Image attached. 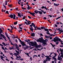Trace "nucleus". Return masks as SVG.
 I'll return each mask as SVG.
<instances>
[{
  "mask_svg": "<svg viewBox=\"0 0 63 63\" xmlns=\"http://www.w3.org/2000/svg\"><path fill=\"white\" fill-rule=\"evenodd\" d=\"M17 38L18 39L19 41V42H20V43L21 44V45H22V46H23V47L25 46V47H23L24 49V50H26L28 48L27 47V45H26L24 42L22 41L21 40L19 39V38Z\"/></svg>",
  "mask_w": 63,
  "mask_h": 63,
  "instance_id": "f257e3e1",
  "label": "nucleus"
},
{
  "mask_svg": "<svg viewBox=\"0 0 63 63\" xmlns=\"http://www.w3.org/2000/svg\"><path fill=\"white\" fill-rule=\"evenodd\" d=\"M53 39V40L50 41H51V42L54 41L55 43H56V42H58L59 41L60 42H62V41L61 39L59 38V37L57 36H56V37L54 38Z\"/></svg>",
  "mask_w": 63,
  "mask_h": 63,
  "instance_id": "f03ea898",
  "label": "nucleus"
},
{
  "mask_svg": "<svg viewBox=\"0 0 63 63\" xmlns=\"http://www.w3.org/2000/svg\"><path fill=\"white\" fill-rule=\"evenodd\" d=\"M34 42L32 41H31L30 43V44H31L32 45V47H35V44L37 43V42L34 41Z\"/></svg>",
  "mask_w": 63,
  "mask_h": 63,
  "instance_id": "7ed1b4c3",
  "label": "nucleus"
},
{
  "mask_svg": "<svg viewBox=\"0 0 63 63\" xmlns=\"http://www.w3.org/2000/svg\"><path fill=\"white\" fill-rule=\"evenodd\" d=\"M47 41L48 40H47V39H46L45 40H44V39H41V42H40V43H42V44H46L47 43L46 42H47Z\"/></svg>",
  "mask_w": 63,
  "mask_h": 63,
  "instance_id": "20e7f679",
  "label": "nucleus"
},
{
  "mask_svg": "<svg viewBox=\"0 0 63 63\" xmlns=\"http://www.w3.org/2000/svg\"><path fill=\"white\" fill-rule=\"evenodd\" d=\"M1 33H0V36H1V37H2V38H3L5 39V41H7V40H6V37H5V35H4L1 34Z\"/></svg>",
  "mask_w": 63,
  "mask_h": 63,
  "instance_id": "39448f33",
  "label": "nucleus"
},
{
  "mask_svg": "<svg viewBox=\"0 0 63 63\" xmlns=\"http://www.w3.org/2000/svg\"><path fill=\"white\" fill-rule=\"evenodd\" d=\"M26 12H27V13H29L30 14V15H32V16H35V15H35V13H34L31 12L29 11H25Z\"/></svg>",
  "mask_w": 63,
  "mask_h": 63,
  "instance_id": "423d86ee",
  "label": "nucleus"
},
{
  "mask_svg": "<svg viewBox=\"0 0 63 63\" xmlns=\"http://www.w3.org/2000/svg\"><path fill=\"white\" fill-rule=\"evenodd\" d=\"M42 9H45L46 10H48V9L47 8V7L46 6H45V7L43 6L41 8Z\"/></svg>",
  "mask_w": 63,
  "mask_h": 63,
  "instance_id": "0eeeda50",
  "label": "nucleus"
},
{
  "mask_svg": "<svg viewBox=\"0 0 63 63\" xmlns=\"http://www.w3.org/2000/svg\"><path fill=\"white\" fill-rule=\"evenodd\" d=\"M0 58L1 59V60H3V61H5V60H4L3 59V58H5L4 57H3V56H2V55H0Z\"/></svg>",
  "mask_w": 63,
  "mask_h": 63,
  "instance_id": "6e6552de",
  "label": "nucleus"
},
{
  "mask_svg": "<svg viewBox=\"0 0 63 63\" xmlns=\"http://www.w3.org/2000/svg\"><path fill=\"white\" fill-rule=\"evenodd\" d=\"M9 17H10L11 18H13V17H14V15L12 14L9 15V16H8Z\"/></svg>",
  "mask_w": 63,
  "mask_h": 63,
  "instance_id": "1a4fd4ad",
  "label": "nucleus"
},
{
  "mask_svg": "<svg viewBox=\"0 0 63 63\" xmlns=\"http://www.w3.org/2000/svg\"><path fill=\"white\" fill-rule=\"evenodd\" d=\"M41 40H42V39L40 38H39V39H37V40H36V39H35V40L37 41V42H41Z\"/></svg>",
  "mask_w": 63,
  "mask_h": 63,
  "instance_id": "9d476101",
  "label": "nucleus"
},
{
  "mask_svg": "<svg viewBox=\"0 0 63 63\" xmlns=\"http://www.w3.org/2000/svg\"><path fill=\"white\" fill-rule=\"evenodd\" d=\"M31 36H32V37H34L35 36V34L34 33H31Z\"/></svg>",
  "mask_w": 63,
  "mask_h": 63,
  "instance_id": "9b49d317",
  "label": "nucleus"
},
{
  "mask_svg": "<svg viewBox=\"0 0 63 63\" xmlns=\"http://www.w3.org/2000/svg\"><path fill=\"white\" fill-rule=\"evenodd\" d=\"M34 47H36L37 49H38V47H38V46H37V43L35 44V46H34Z\"/></svg>",
  "mask_w": 63,
  "mask_h": 63,
  "instance_id": "f8f14e48",
  "label": "nucleus"
},
{
  "mask_svg": "<svg viewBox=\"0 0 63 63\" xmlns=\"http://www.w3.org/2000/svg\"><path fill=\"white\" fill-rule=\"evenodd\" d=\"M39 11L37 10H35L34 11V13H35V14H38V13H39Z\"/></svg>",
  "mask_w": 63,
  "mask_h": 63,
  "instance_id": "ddd939ff",
  "label": "nucleus"
},
{
  "mask_svg": "<svg viewBox=\"0 0 63 63\" xmlns=\"http://www.w3.org/2000/svg\"><path fill=\"white\" fill-rule=\"evenodd\" d=\"M45 26H43L40 27V28L41 29L40 30H41V29H45Z\"/></svg>",
  "mask_w": 63,
  "mask_h": 63,
  "instance_id": "4468645a",
  "label": "nucleus"
},
{
  "mask_svg": "<svg viewBox=\"0 0 63 63\" xmlns=\"http://www.w3.org/2000/svg\"><path fill=\"white\" fill-rule=\"evenodd\" d=\"M47 32H46V34H48V35H49V34H50V33H49V31H48V30L47 31Z\"/></svg>",
  "mask_w": 63,
  "mask_h": 63,
  "instance_id": "2eb2a0df",
  "label": "nucleus"
},
{
  "mask_svg": "<svg viewBox=\"0 0 63 63\" xmlns=\"http://www.w3.org/2000/svg\"><path fill=\"white\" fill-rule=\"evenodd\" d=\"M6 37H7L8 40H10V37H9V36H8V34H6Z\"/></svg>",
  "mask_w": 63,
  "mask_h": 63,
  "instance_id": "dca6fc26",
  "label": "nucleus"
},
{
  "mask_svg": "<svg viewBox=\"0 0 63 63\" xmlns=\"http://www.w3.org/2000/svg\"><path fill=\"white\" fill-rule=\"evenodd\" d=\"M18 16L19 17H20V18H21V15H20V14L19 13H18Z\"/></svg>",
  "mask_w": 63,
  "mask_h": 63,
  "instance_id": "f3484780",
  "label": "nucleus"
},
{
  "mask_svg": "<svg viewBox=\"0 0 63 63\" xmlns=\"http://www.w3.org/2000/svg\"><path fill=\"white\" fill-rule=\"evenodd\" d=\"M42 55V58H44V56H45V54H44L43 53H42L41 54Z\"/></svg>",
  "mask_w": 63,
  "mask_h": 63,
  "instance_id": "a211bd4d",
  "label": "nucleus"
},
{
  "mask_svg": "<svg viewBox=\"0 0 63 63\" xmlns=\"http://www.w3.org/2000/svg\"><path fill=\"white\" fill-rule=\"evenodd\" d=\"M59 50V51H60L61 52V53H60V54H61L62 55H63V52H62V51H61V50H60L59 49H58Z\"/></svg>",
  "mask_w": 63,
  "mask_h": 63,
  "instance_id": "6ab92c4d",
  "label": "nucleus"
},
{
  "mask_svg": "<svg viewBox=\"0 0 63 63\" xmlns=\"http://www.w3.org/2000/svg\"><path fill=\"white\" fill-rule=\"evenodd\" d=\"M38 13L40 15H42V14H43V12L41 11H39L38 12Z\"/></svg>",
  "mask_w": 63,
  "mask_h": 63,
  "instance_id": "aec40b11",
  "label": "nucleus"
},
{
  "mask_svg": "<svg viewBox=\"0 0 63 63\" xmlns=\"http://www.w3.org/2000/svg\"><path fill=\"white\" fill-rule=\"evenodd\" d=\"M34 23H31V25H30V27H31V26H33V25H34Z\"/></svg>",
  "mask_w": 63,
  "mask_h": 63,
  "instance_id": "412c9836",
  "label": "nucleus"
},
{
  "mask_svg": "<svg viewBox=\"0 0 63 63\" xmlns=\"http://www.w3.org/2000/svg\"><path fill=\"white\" fill-rule=\"evenodd\" d=\"M17 24V21H16V22H15L14 23V25H16Z\"/></svg>",
  "mask_w": 63,
  "mask_h": 63,
  "instance_id": "4be33fe9",
  "label": "nucleus"
},
{
  "mask_svg": "<svg viewBox=\"0 0 63 63\" xmlns=\"http://www.w3.org/2000/svg\"><path fill=\"white\" fill-rule=\"evenodd\" d=\"M61 58L60 57H58L57 60H61Z\"/></svg>",
  "mask_w": 63,
  "mask_h": 63,
  "instance_id": "5701e85b",
  "label": "nucleus"
},
{
  "mask_svg": "<svg viewBox=\"0 0 63 63\" xmlns=\"http://www.w3.org/2000/svg\"><path fill=\"white\" fill-rule=\"evenodd\" d=\"M3 6H4V7L5 8V9L6 10V9H7V8L6 7L5 5H4L3 4Z\"/></svg>",
  "mask_w": 63,
  "mask_h": 63,
  "instance_id": "b1692460",
  "label": "nucleus"
},
{
  "mask_svg": "<svg viewBox=\"0 0 63 63\" xmlns=\"http://www.w3.org/2000/svg\"><path fill=\"white\" fill-rule=\"evenodd\" d=\"M35 56L36 57H38V56H37V55H34L32 56L33 58H34L35 57Z\"/></svg>",
  "mask_w": 63,
  "mask_h": 63,
  "instance_id": "393cba45",
  "label": "nucleus"
},
{
  "mask_svg": "<svg viewBox=\"0 0 63 63\" xmlns=\"http://www.w3.org/2000/svg\"><path fill=\"white\" fill-rule=\"evenodd\" d=\"M44 30H45V31H47V30H48V29H46V28H44Z\"/></svg>",
  "mask_w": 63,
  "mask_h": 63,
  "instance_id": "a878e982",
  "label": "nucleus"
},
{
  "mask_svg": "<svg viewBox=\"0 0 63 63\" xmlns=\"http://www.w3.org/2000/svg\"><path fill=\"white\" fill-rule=\"evenodd\" d=\"M9 48L10 49V50H11V49H14V48H13L12 47H9Z\"/></svg>",
  "mask_w": 63,
  "mask_h": 63,
  "instance_id": "bb28decb",
  "label": "nucleus"
},
{
  "mask_svg": "<svg viewBox=\"0 0 63 63\" xmlns=\"http://www.w3.org/2000/svg\"><path fill=\"white\" fill-rule=\"evenodd\" d=\"M39 10H40L41 11V12H44V10H42V9H38Z\"/></svg>",
  "mask_w": 63,
  "mask_h": 63,
  "instance_id": "cd10ccee",
  "label": "nucleus"
},
{
  "mask_svg": "<svg viewBox=\"0 0 63 63\" xmlns=\"http://www.w3.org/2000/svg\"><path fill=\"white\" fill-rule=\"evenodd\" d=\"M42 45H44L43 46H46V45H47V43H43Z\"/></svg>",
  "mask_w": 63,
  "mask_h": 63,
  "instance_id": "c85d7f7f",
  "label": "nucleus"
},
{
  "mask_svg": "<svg viewBox=\"0 0 63 63\" xmlns=\"http://www.w3.org/2000/svg\"><path fill=\"white\" fill-rule=\"evenodd\" d=\"M14 45L16 46V47H17L18 46L16 44H14Z\"/></svg>",
  "mask_w": 63,
  "mask_h": 63,
  "instance_id": "c756f323",
  "label": "nucleus"
},
{
  "mask_svg": "<svg viewBox=\"0 0 63 63\" xmlns=\"http://www.w3.org/2000/svg\"><path fill=\"white\" fill-rule=\"evenodd\" d=\"M25 54H27V56H29V57H30V56L29 55V53H25Z\"/></svg>",
  "mask_w": 63,
  "mask_h": 63,
  "instance_id": "7c9ffc66",
  "label": "nucleus"
},
{
  "mask_svg": "<svg viewBox=\"0 0 63 63\" xmlns=\"http://www.w3.org/2000/svg\"><path fill=\"white\" fill-rule=\"evenodd\" d=\"M8 6H9V7H12V4H10V5H9V4H8Z\"/></svg>",
  "mask_w": 63,
  "mask_h": 63,
  "instance_id": "2f4dec72",
  "label": "nucleus"
},
{
  "mask_svg": "<svg viewBox=\"0 0 63 63\" xmlns=\"http://www.w3.org/2000/svg\"><path fill=\"white\" fill-rule=\"evenodd\" d=\"M46 38H50V36H47V35H46Z\"/></svg>",
  "mask_w": 63,
  "mask_h": 63,
  "instance_id": "473e14b6",
  "label": "nucleus"
},
{
  "mask_svg": "<svg viewBox=\"0 0 63 63\" xmlns=\"http://www.w3.org/2000/svg\"><path fill=\"white\" fill-rule=\"evenodd\" d=\"M37 29V30H40L41 29H40V27H37V28H36Z\"/></svg>",
  "mask_w": 63,
  "mask_h": 63,
  "instance_id": "72a5a7b5",
  "label": "nucleus"
},
{
  "mask_svg": "<svg viewBox=\"0 0 63 63\" xmlns=\"http://www.w3.org/2000/svg\"><path fill=\"white\" fill-rule=\"evenodd\" d=\"M54 6H56V7H57V4H56V3H54Z\"/></svg>",
  "mask_w": 63,
  "mask_h": 63,
  "instance_id": "f704fd0d",
  "label": "nucleus"
},
{
  "mask_svg": "<svg viewBox=\"0 0 63 63\" xmlns=\"http://www.w3.org/2000/svg\"><path fill=\"white\" fill-rule=\"evenodd\" d=\"M7 3H8L7 1H5V5H7Z\"/></svg>",
  "mask_w": 63,
  "mask_h": 63,
  "instance_id": "c9c22d12",
  "label": "nucleus"
},
{
  "mask_svg": "<svg viewBox=\"0 0 63 63\" xmlns=\"http://www.w3.org/2000/svg\"><path fill=\"white\" fill-rule=\"evenodd\" d=\"M31 27L30 28V29H33V27H32V26H31V27Z\"/></svg>",
  "mask_w": 63,
  "mask_h": 63,
  "instance_id": "e433bc0d",
  "label": "nucleus"
},
{
  "mask_svg": "<svg viewBox=\"0 0 63 63\" xmlns=\"http://www.w3.org/2000/svg\"><path fill=\"white\" fill-rule=\"evenodd\" d=\"M14 55V54L15 55H16V56H17V53H15L14 54H13Z\"/></svg>",
  "mask_w": 63,
  "mask_h": 63,
  "instance_id": "4c0bfd02",
  "label": "nucleus"
},
{
  "mask_svg": "<svg viewBox=\"0 0 63 63\" xmlns=\"http://www.w3.org/2000/svg\"><path fill=\"white\" fill-rule=\"evenodd\" d=\"M43 63H47V61H46L45 60H44V61H43Z\"/></svg>",
  "mask_w": 63,
  "mask_h": 63,
  "instance_id": "58836bf2",
  "label": "nucleus"
},
{
  "mask_svg": "<svg viewBox=\"0 0 63 63\" xmlns=\"http://www.w3.org/2000/svg\"><path fill=\"white\" fill-rule=\"evenodd\" d=\"M25 42H27V43H28L29 44H30V43L28 42V41L27 40H25Z\"/></svg>",
  "mask_w": 63,
  "mask_h": 63,
  "instance_id": "ea45409f",
  "label": "nucleus"
},
{
  "mask_svg": "<svg viewBox=\"0 0 63 63\" xmlns=\"http://www.w3.org/2000/svg\"><path fill=\"white\" fill-rule=\"evenodd\" d=\"M59 49H60V50H61V51H62V52H63V49L62 50L61 48H60Z\"/></svg>",
  "mask_w": 63,
  "mask_h": 63,
  "instance_id": "a19ab883",
  "label": "nucleus"
},
{
  "mask_svg": "<svg viewBox=\"0 0 63 63\" xmlns=\"http://www.w3.org/2000/svg\"><path fill=\"white\" fill-rule=\"evenodd\" d=\"M61 31H59V32H61V33L62 32H63V31L62 30H60Z\"/></svg>",
  "mask_w": 63,
  "mask_h": 63,
  "instance_id": "79ce46f5",
  "label": "nucleus"
},
{
  "mask_svg": "<svg viewBox=\"0 0 63 63\" xmlns=\"http://www.w3.org/2000/svg\"><path fill=\"white\" fill-rule=\"evenodd\" d=\"M16 17V16H14L13 17V19H16L15 18Z\"/></svg>",
  "mask_w": 63,
  "mask_h": 63,
  "instance_id": "37998d69",
  "label": "nucleus"
},
{
  "mask_svg": "<svg viewBox=\"0 0 63 63\" xmlns=\"http://www.w3.org/2000/svg\"><path fill=\"white\" fill-rule=\"evenodd\" d=\"M52 58L53 59H55L56 58L53 56L52 57Z\"/></svg>",
  "mask_w": 63,
  "mask_h": 63,
  "instance_id": "c03bdc74",
  "label": "nucleus"
},
{
  "mask_svg": "<svg viewBox=\"0 0 63 63\" xmlns=\"http://www.w3.org/2000/svg\"><path fill=\"white\" fill-rule=\"evenodd\" d=\"M37 46H38V47H41V44H40L39 45H38Z\"/></svg>",
  "mask_w": 63,
  "mask_h": 63,
  "instance_id": "a18cd8bd",
  "label": "nucleus"
},
{
  "mask_svg": "<svg viewBox=\"0 0 63 63\" xmlns=\"http://www.w3.org/2000/svg\"><path fill=\"white\" fill-rule=\"evenodd\" d=\"M0 37H0V39L1 40H3L4 39L2 38V37H1V36H0Z\"/></svg>",
  "mask_w": 63,
  "mask_h": 63,
  "instance_id": "49530a36",
  "label": "nucleus"
},
{
  "mask_svg": "<svg viewBox=\"0 0 63 63\" xmlns=\"http://www.w3.org/2000/svg\"><path fill=\"white\" fill-rule=\"evenodd\" d=\"M55 45H53L52 46V47H55Z\"/></svg>",
  "mask_w": 63,
  "mask_h": 63,
  "instance_id": "de8ad7c7",
  "label": "nucleus"
},
{
  "mask_svg": "<svg viewBox=\"0 0 63 63\" xmlns=\"http://www.w3.org/2000/svg\"><path fill=\"white\" fill-rule=\"evenodd\" d=\"M16 48V49H17V50H18V51H20V50H19V49H20V48Z\"/></svg>",
  "mask_w": 63,
  "mask_h": 63,
  "instance_id": "09e8293b",
  "label": "nucleus"
},
{
  "mask_svg": "<svg viewBox=\"0 0 63 63\" xmlns=\"http://www.w3.org/2000/svg\"><path fill=\"white\" fill-rule=\"evenodd\" d=\"M6 14H9V12L8 11H6Z\"/></svg>",
  "mask_w": 63,
  "mask_h": 63,
  "instance_id": "8fccbe9b",
  "label": "nucleus"
},
{
  "mask_svg": "<svg viewBox=\"0 0 63 63\" xmlns=\"http://www.w3.org/2000/svg\"><path fill=\"white\" fill-rule=\"evenodd\" d=\"M26 17V16H24L23 17V19H25V17Z\"/></svg>",
  "mask_w": 63,
  "mask_h": 63,
  "instance_id": "3c124183",
  "label": "nucleus"
},
{
  "mask_svg": "<svg viewBox=\"0 0 63 63\" xmlns=\"http://www.w3.org/2000/svg\"><path fill=\"white\" fill-rule=\"evenodd\" d=\"M25 24H26V25H28V23H27V22H25Z\"/></svg>",
  "mask_w": 63,
  "mask_h": 63,
  "instance_id": "603ef678",
  "label": "nucleus"
},
{
  "mask_svg": "<svg viewBox=\"0 0 63 63\" xmlns=\"http://www.w3.org/2000/svg\"><path fill=\"white\" fill-rule=\"evenodd\" d=\"M19 59L21 61H22L23 60V59L21 58V59Z\"/></svg>",
  "mask_w": 63,
  "mask_h": 63,
  "instance_id": "864d4df0",
  "label": "nucleus"
},
{
  "mask_svg": "<svg viewBox=\"0 0 63 63\" xmlns=\"http://www.w3.org/2000/svg\"><path fill=\"white\" fill-rule=\"evenodd\" d=\"M54 61H55V62H56V61L57 60V59H56V58H55V59H54Z\"/></svg>",
  "mask_w": 63,
  "mask_h": 63,
  "instance_id": "5fc2aeb1",
  "label": "nucleus"
},
{
  "mask_svg": "<svg viewBox=\"0 0 63 63\" xmlns=\"http://www.w3.org/2000/svg\"><path fill=\"white\" fill-rule=\"evenodd\" d=\"M43 18L44 19H47V18H46V17H44V18Z\"/></svg>",
  "mask_w": 63,
  "mask_h": 63,
  "instance_id": "6e6d98bb",
  "label": "nucleus"
},
{
  "mask_svg": "<svg viewBox=\"0 0 63 63\" xmlns=\"http://www.w3.org/2000/svg\"><path fill=\"white\" fill-rule=\"evenodd\" d=\"M2 32H3V31H2V30H1L0 31V33H2Z\"/></svg>",
  "mask_w": 63,
  "mask_h": 63,
  "instance_id": "4d7b16f0",
  "label": "nucleus"
},
{
  "mask_svg": "<svg viewBox=\"0 0 63 63\" xmlns=\"http://www.w3.org/2000/svg\"><path fill=\"white\" fill-rule=\"evenodd\" d=\"M56 45H58V44H59V42H56Z\"/></svg>",
  "mask_w": 63,
  "mask_h": 63,
  "instance_id": "13d9d810",
  "label": "nucleus"
},
{
  "mask_svg": "<svg viewBox=\"0 0 63 63\" xmlns=\"http://www.w3.org/2000/svg\"><path fill=\"white\" fill-rule=\"evenodd\" d=\"M28 17L29 18H30V19L31 18V17L30 16H28Z\"/></svg>",
  "mask_w": 63,
  "mask_h": 63,
  "instance_id": "bf43d9fd",
  "label": "nucleus"
},
{
  "mask_svg": "<svg viewBox=\"0 0 63 63\" xmlns=\"http://www.w3.org/2000/svg\"><path fill=\"white\" fill-rule=\"evenodd\" d=\"M56 24H59V22H56Z\"/></svg>",
  "mask_w": 63,
  "mask_h": 63,
  "instance_id": "052dcab7",
  "label": "nucleus"
},
{
  "mask_svg": "<svg viewBox=\"0 0 63 63\" xmlns=\"http://www.w3.org/2000/svg\"><path fill=\"white\" fill-rule=\"evenodd\" d=\"M48 30H49V31H52V30L51 29H48Z\"/></svg>",
  "mask_w": 63,
  "mask_h": 63,
  "instance_id": "680f3d73",
  "label": "nucleus"
},
{
  "mask_svg": "<svg viewBox=\"0 0 63 63\" xmlns=\"http://www.w3.org/2000/svg\"><path fill=\"white\" fill-rule=\"evenodd\" d=\"M48 16H50V17H52V16L50 15H49Z\"/></svg>",
  "mask_w": 63,
  "mask_h": 63,
  "instance_id": "e2e57ef3",
  "label": "nucleus"
},
{
  "mask_svg": "<svg viewBox=\"0 0 63 63\" xmlns=\"http://www.w3.org/2000/svg\"><path fill=\"white\" fill-rule=\"evenodd\" d=\"M40 35L41 36H43V34H42V33H40Z\"/></svg>",
  "mask_w": 63,
  "mask_h": 63,
  "instance_id": "0e129e2a",
  "label": "nucleus"
},
{
  "mask_svg": "<svg viewBox=\"0 0 63 63\" xmlns=\"http://www.w3.org/2000/svg\"><path fill=\"white\" fill-rule=\"evenodd\" d=\"M60 30V28H58V29H57V30Z\"/></svg>",
  "mask_w": 63,
  "mask_h": 63,
  "instance_id": "69168bd1",
  "label": "nucleus"
},
{
  "mask_svg": "<svg viewBox=\"0 0 63 63\" xmlns=\"http://www.w3.org/2000/svg\"><path fill=\"white\" fill-rule=\"evenodd\" d=\"M61 10L62 12H63V8H62L61 9Z\"/></svg>",
  "mask_w": 63,
  "mask_h": 63,
  "instance_id": "338daca9",
  "label": "nucleus"
},
{
  "mask_svg": "<svg viewBox=\"0 0 63 63\" xmlns=\"http://www.w3.org/2000/svg\"><path fill=\"white\" fill-rule=\"evenodd\" d=\"M10 63H13V62L12 61H10Z\"/></svg>",
  "mask_w": 63,
  "mask_h": 63,
  "instance_id": "774afa93",
  "label": "nucleus"
}]
</instances>
